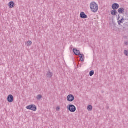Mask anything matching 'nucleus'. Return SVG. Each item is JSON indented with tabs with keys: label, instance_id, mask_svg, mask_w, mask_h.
<instances>
[{
	"label": "nucleus",
	"instance_id": "obj_14",
	"mask_svg": "<svg viewBox=\"0 0 128 128\" xmlns=\"http://www.w3.org/2000/svg\"><path fill=\"white\" fill-rule=\"evenodd\" d=\"M124 18H122L121 20L118 21V24L119 26H120V24H124Z\"/></svg>",
	"mask_w": 128,
	"mask_h": 128
},
{
	"label": "nucleus",
	"instance_id": "obj_8",
	"mask_svg": "<svg viewBox=\"0 0 128 128\" xmlns=\"http://www.w3.org/2000/svg\"><path fill=\"white\" fill-rule=\"evenodd\" d=\"M52 76H54V74L52 72H50V70H48L47 72L46 76L48 78H52Z\"/></svg>",
	"mask_w": 128,
	"mask_h": 128
},
{
	"label": "nucleus",
	"instance_id": "obj_4",
	"mask_svg": "<svg viewBox=\"0 0 128 128\" xmlns=\"http://www.w3.org/2000/svg\"><path fill=\"white\" fill-rule=\"evenodd\" d=\"M67 100L68 102H72L74 100V96L72 94H70L67 96Z\"/></svg>",
	"mask_w": 128,
	"mask_h": 128
},
{
	"label": "nucleus",
	"instance_id": "obj_17",
	"mask_svg": "<svg viewBox=\"0 0 128 128\" xmlns=\"http://www.w3.org/2000/svg\"><path fill=\"white\" fill-rule=\"evenodd\" d=\"M32 44V41L28 40V42L27 46H30Z\"/></svg>",
	"mask_w": 128,
	"mask_h": 128
},
{
	"label": "nucleus",
	"instance_id": "obj_2",
	"mask_svg": "<svg viewBox=\"0 0 128 128\" xmlns=\"http://www.w3.org/2000/svg\"><path fill=\"white\" fill-rule=\"evenodd\" d=\"M68 110L70 111V112H76V108L74 104H70L67 107Z\"/></svg>",
	"mask_w": 128,
	"mask_h": 128
},
{
	"label": "nucleus",
	"instance_id": "obj_13",
	"mask_svg": "<svg viewBox=\"0 0 128 128\" xmlns=\"http://www.w3.org/2000/svg\"><path fill=\"white\" fill-rule=\"evenodd\" d=\"M80 60L81 62H84V54H80Z\"/></svg>",
	"mask_w": 128,
	"mask_h": 128
},
{
	"label": "nucleus",
	"instance_id": "obj_19",
	"mask_svg": "<svg viewBox=\"0 0 128 128\" xmlns=\"http://www.w3.org/2000/svg\"><path fill=\"white\" fill-rule=\"evenodd\" d=\"M124 54H125V56H128V51L126 50H125L124 51Z\"/></svg>",
	"mask_w": 128,
	"mask_h": 128
},
{
	"label": "nucleus",
	"instance_id": "obj_1",
	"mask_svg": "<svg viewBox=\"0 0 128 128\" xmlns=\"http://www.w3.org/2000/svg\"><path fill=\"white\" fill-rule=\"evenodd\" d=\"M90 8L92 12H97L98 10V5L95 2H92L90 4Z\"/></svg>",
	"mask_w": 128,
	"mask_h": 128
},
{
	"label": "nucleus",
	"instance_id": "obj_11",
	"mask_svg": "<svg viewBox=\"0 0 128 128\" xmlns=\"http://www.w3.org/2000/svg\"><path fill=\"white\" fill-rule=\"evenodd\" d=\"M118 12H119V14H124V8H120L118 10Z\"/></svg>",
	"mask_w": 128,
	"mask_h": 128
},
{
	"label": "nucleus",
	"instance_id": "obj_12",
	"mask_svg": "<svg viewBox=\"0 0 128 128\" xmlns=\"http://www.w3.org/2000/svg\"><path fill=\"white\" fill-rule=\"evenodd\" d=\"M118 14V12L116 10H113L111 12L112 16H116Z\"/></svg>",
	"mask_w": 128,
	"mask_h": 128
},
{
	"label": "nucleus",
	"instance_id": "obj_24",
	"mask_svg": "<svg viewBox=\"0 0 128 128\" xmlns=\"http://www.w3.org/2000/svg\"><path fill=\"white\" fill-rule=\"evenodd\" d=\"M126 16H128V14H126Z\"/></svg>",
	"mask_w": 128,
	"mask_h": 128
},
{
	"label": "nucleus",
	"instance_id": "obj_23",
	"mask_svg": "<svg viewBox=\"0 0 128 128\" xmlns=\"http://www.w3.org/2000/svg\"><path fill=\"white\" fill-rule=\"evenodd\" d=\"M58 110H60V108H58Z\"/></svg>",
	"mask_w": 128,
	"mask_h": 128
},
{
	"label": "nucleus",
	"instance_id": "obj_22",
	"mask_svg": "<svg viewBox=\"0 0 128 128\" xmlns=\"http://www.w3.org/2000/svg\"><path fill=\"white\" fill-rule=\"evenodd\" d=\"M108 108H110V107L107 106V109L108 110Z\"/></svg>",
	"mask_w": 128,
	"mask_h": 128
},
{
	"label": "nucleus",
	"instance_id": "obj_3",
	"mask_svg": "<svg viewBox=\"0 0 128 128\" xmlns=\"http://www.w3.org/2000/svg\"><path fill=\"white\" fill-rule=\"evenodd\" d=\"M27 110H33V112H36V106L34 104L30 105L26 107Z\"/></svg>",
	"mask_w": 128,
	"mask_h": 128
},
{
	"label": "nucleus",
	"instance_id": "obj_5",
	"mask_svg": "<svg viewBox=\"0 0 128 128\" xmlns=\"http://www.w3.org/2000/svg\"><path fill=\"white\" fill-rule=\"evenodd\" d=\"M14 100V96L12 94H10L8 96V102H12Z\"/></svg>",
	"mask_w": 128,
	"mask_h": 128
},
{
	"label": "nucleus",
	"instance_id": "obj_18",
	"mask_svg": "<svg viewBox=\"0 0 128 128\" xmlns=\"http://www.w3.org/2000/svg\"><path fill=\"white\" fill-rule=\"evenodd\" d=\"M94 74V71L92 70L90 72V76H92Z\"/></svg>",
	"mask_w": 128,
	"mask_h": 128
},
{
	"label": "nucleus",
	"instance_id": "obj_7",
	"mask_svg": "<svg viewBox=\"0 0 128 128\" xmlns=\"http://www.w3.org/2000/svg\"><path fill=\"white\" fill-rule=\"evenodd\" d=\"M73 52H74V54H76V56H80L81 54L80 51V50H78L76 48H74Z\"/></svg>",
	"mask_w": 128,
	"mask_h": 128
},
{
	"label": "nucleus",
	"instance_id": "obj_6",
	"mask_svg": "<svg viewBox=\"0 0 128 128\" xmlns=\"http://www.w3.org/2000/svg\"><path fill=\"white\" fill-rule=\"evenodd\" d=\"M120 8V4L116 3H114L112 6V8L114 10H118Z\"/></svg>",
	"mask_w": 128,
	"mask_h": 128
},
{
	"label": "nucleus",
	"instance_id": "obj_9",
	"mask_svg": "<svg viewBox=\"0 0 128 128\" xmlns=\"http://www.w3.org/2000/svg\"><path fill=\"white\" fill-rule=\"evenodd\" d=\"M80 18H88V16L84 14V12H82L80 14Z\"/></svg>",
	"mask_w": 128,
	"mask_h": 128
},
{
	"label": "nucleus",
	"instance_id": "obj_16",
	"mask_svg": "<svg viewBox=\"0 0 128 128\" xmlns=\"http://www.w3.org/2000/svg\"><path fill=\"white\" fill-rule=\"evenodd\" d=\"M88 110L89 112H90V110H92V105H89L88 106Z\"/></svg>",
	"mask_w": 128,
	"mask_h": 128
},
{
	"label": "nucleus",
	"instance_id": "obj_20",
	"mask_svg": "<svg viewBox=\"0 0 128 128\" xmlns=\"http://www.w3.org/2000/svg\"><path fill=\"white\" fill-rule=\"evenodd\" d=\"M120 14H118V20H120Z\"/></svg>",
	"mask_w": 128,
	"mask_h": 128
},
{
	"label": "nucleus",
	"instance_id": "obj_15",
	"mask_svg": "<svg viewBox=\"0 0 128 128\" xmlns=\"http://www.w3.org/2000/svg\"><path fill=\"white\" fill-rule=\"evenodd\" d=\"M42 96L41 94L37 96L36 99L38 100H42Z\"/></svg>",
	"mask_w": 128,
	"mask_h": 128
},
{
	"label": "nucleus",
	"instance_id": "obj_21",
	"mask_svg": "<svg viewBox=\"0 0 128 128\" xmlns=\"http://www.w3.org/2000/svg\"><path fill=\"white\" fill-rule=\"evenodd\" d=\"M124 44L126 46H128V42H125Z\"/></svg>",
	"mask_w": 128,
	"mask_h": 128
},
{
	"label": "nucleus",
	"instance_id": "obj_10",
	"mask_svg": "<svg viewBox=\"0 0 128 128\" xmlns=\"http://www.w3.org/2000/svg\"><path fill=\"white\" fill-rule=\"evenodd\" d=\"M9 8H14V6H16V4H14V2H10L9 4Z\"/></svg>",
	"mask_w": 128,
	"mask_h": 128
}]
</instances>
